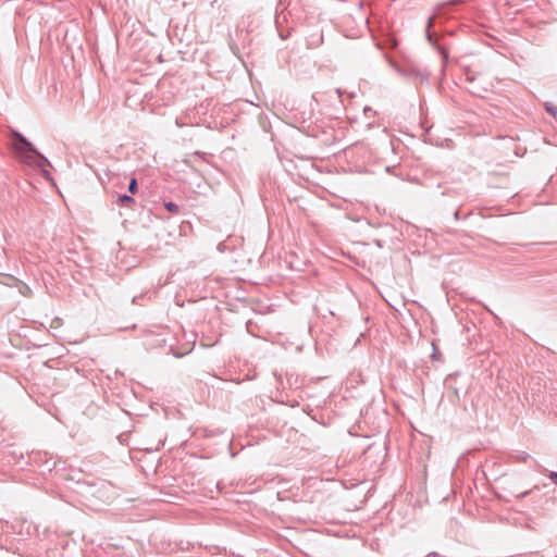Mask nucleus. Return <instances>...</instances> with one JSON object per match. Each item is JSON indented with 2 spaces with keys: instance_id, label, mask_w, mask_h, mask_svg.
Segmentation results:
<instances>
[{
  "instance_id": "nucleus-1",
  "label": "nucleus",
  "mask_w": 557,
  "mask_h": 557,
  "mask_svg": "<svg viewBox=\"0 0 557 557\" xmlns=\"http://www.w3.org/2000/svg\"><path fill=\"white\" fill-rule=\"evenodd\" d=\"M11 147L15 157L29 165L42 166L47 160L35 147L20 133L12 131Z\"/></svg>"
},
{
  "instance_id": "nucleus-2",
  "label": "nucleus",
  "mask_w": 557,
  "mask_h": 557,
  "mask_svg": "<svg viewBox=\"0 0 557 557\" xmlns=\"http://www.w3.org/2000/svg\"><path fill=\"white\" fill-rule=\"evenodd\" d=\"M164 207L166 208V210H169L172 213L178 212V207L173 202H165Z\"/></svg>"
},
{
  "instance_id": "nucleus-3",
  "label": "nucleus",
  "mask_w": 557,
  "mask_h": 557,
  "mask_svg": "<svg viewBox=\"0 0 557 557\" xmlns=\"http://www.w3.org/2000/svg\"><path fill=\"white\" fill-rule=\"evenodd\" d=\"M546 111L552 114L557 120V107L552 104H546Z\"/></svg>"
},
{
  "instance_id": "nucleus-4",
  "label": "nucleus",
  "mask_w": 557,
  "mask_h": 557,
  "mask_svg": "<svg viewBox=\"0 0 557 557\" xmlns=\"http://www.w3.org/2000/svg\"><path fill=\"white\" fill-rule=\"evenodd\" d=\"M128 190H129L132 194H135V193L137 191V181H136L135 178H133V180L129 182Z\"/></svg>"
},
{
  "instance_id": "nucleus-5",
  "label": "nucleus",
  "mask_w": 557,
  "mask_h": 557,
  "mask_svg": "<svg viewBox=\"0 0 557 557\" xmlns=\"http://www.w3.org/2000/svg\"><path fill=\"white\" fill-rule=\"evenodd\" d=\"M120 201L123 202V203L124 202H134V199L132 197H129V196L124 195V196L120 197Z\"/></svg>"
},
{
  "instance_id": "nucleus-6",
  "label": "nucleus",
  "mask_w": 557,
  "mask_h": 557,
  "mask_svg": "<svg viewBox=\"0 0 557 557\" xmlns=\"http://www.w3.org/2000/svg\"><path fill=\"white\" fill-rule=\"evenodd\" d=\"M549 478L555 484H557V472H552Z\"/></svg>"
},
{
  "instance_id": "nucleus-7",
  "label": "nucleus",
  "mask_w": 557,
  "mask_h": 557,
  "mask_svg": "<svg viewBox=\"0 0 557 557\" xmlns=\"http://www.w3.org/2000/svg\"><path fill=\"white\" fill-rule=\"evenodd\" d=\"M557 557V556H556Z\"/></svg>"
}]
</instances>
